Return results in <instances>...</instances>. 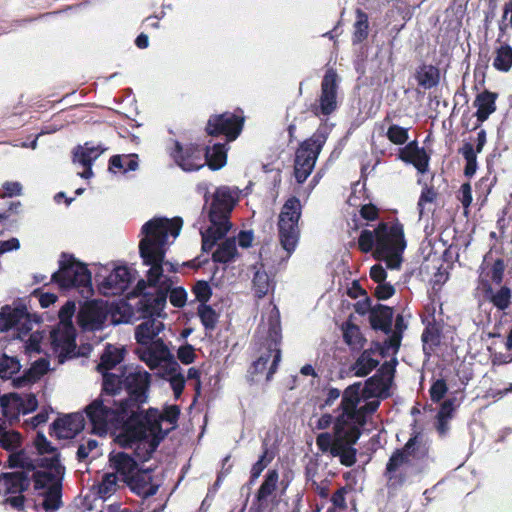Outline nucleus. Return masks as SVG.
Wrapping results in <instances>:
<instances>
[{"instance_id": "31", "label": "nucleus", "mask_w": 512, "mask_h": 512, "mask_svg": "<svg viewBox=\"0 0 512 512\" xmlns=\"http://www.w3.org/2000/svg\"><path fill=\"white\" fill-rule=\"evenodd\" d=\"M0 485L7 494L23 493L29 487V476L25 471L2 473Z\"/></svg>"}, {"instance_id": "23", "label": "nucleus", "mask_w": 512, "mask_h": 512, "mask_svg": "<svg viewBox=\"0 0 512 512\" xmlns=\"http://www.w3.org/2000/svg\"><path fill=\"white\" fill-rule=\"evenodd\" d=\"M269 340L267 341V347L264 352L258 358H263V362L268 367L266 374V380L270 381L273 374L276 372L278 364L281 360V351L279 349L280 339V327L278 323L270 325L269 328Z\"/></svg>"}, {"instance_id": "38", "label": "nucleus", "mask_w": 512, "mask_h": 512, "mask_svg": "<svg viewBox=\"0 0 512 512\" xmlns=\"http://www.w3.org/2000/svg\"><path fill=\"white\" fill-rule=\"evenodd\" d=\"M354 31L352 35L353 45L360 44L368 38L369 35V18L361 9L356 10V20L353 25Z\"/></svg>"}, {"instance_id": "52", "label": "nucleus", "mask_w": 512, "mask_h": 512, "mask_svg": "<svg viewBox=\"0 0 512 512\" xmlns=\"http://www.w3.org/2000/svg\"><path fill=\"white\" fill-rule=\"evenodd\" d=\"M20 370V363L15 357L3 355L0 357V377L10 378Z\"/></svg>"}, {"instance_id": "51", "label": "nucleus", "mask_w": 512, "mask_h": 512, "mask_svg": "<svg viewBox=\"0 0 512 512\" xmlns=\"http://www.w3.org/2000/svg\"><path fill=\"white\" fill-rule=\"evenodd\" d=\"M198 315L205 329L213 330L215 328L218 315L211 306L200 304L198 307Z\"/></svg>"}, {"instance_id": "7", "label": "nucleus", "mask_w": 512, "mask_h": 512, "mask_svg": "<svg viewBox=\"0 0 512 512\" xmlns=\"http://www.w3.org/2000/svg\"><path fill=\"white\" fill-rule=\"evenodd\" d=\"M76 305L74 301H66L59 310V323L50 333L51 344L57 354L59 363H64L67 358L75 354L76 330L72 323Z\"/></svg>"}, {"instance_id": "57", "label": "nucleus", "mask_w": 512, "mask_h": 512, "mask_svg": "<svg viewBox=\"0 0 512 512\" xmlns=\"http://www.w3.org/2000/svg\"><path fill=\"white\" fill-rule=\"evenodd\" d=\"M35 447L40 455L50 454L51 457L55 454L59 456L57 449L51 445V443L47 440L44 434L38 433L35 441Z\"/></svg>"}, {"instance_id": "3", "label": "nucleus", "mask_w": 512, "mask_h": 512, "mask_svg": "<svg viewBox=\"0 0 512 512\" xmlns=\"http://www.w3.org/2000/svg\"><path fill=\"white\" fill-rule=\"evenodd\" d=\"M180 409L177 405L167 406L163 413L154 408L136 412V419L140 425H136L134 438L145 439L143 446L146 449L145 455H139L142 460H149L160 442L173 428L178 420Z\"/></svg>"}, {"instance_id": "12", "label": "nucleus", "mask_w": 512, "mask_h": 512, "mask_svg": "<svg viewBox=\"0 0 512 512\" xmlns=\"http://www.w3.org/2000/svg\"><path fill=\"white\" fill-rule=\"evenodd\" d=\"M51 280L62 289L72 287L89 288L91 273L85 264L76 260L72 255L62 254L59 269L51 276Z\"/></svg>"}, {"instance_id": "16", "label": "nucleus", "mask_w": 512, "mask_h": 512, "mask_svg": "<svg viewBox=\"0 0 512 512\" xmlns=\"http://www.w3.org/2000/svg\"><path fill=\"white\" fill-rule=\"evenodd\" d=\"M17 330V337L22 339L28 335L33 328V320L31 314L24 305L11 307L6 305L0 310V331H8L10 329Z\"/></svg>"}, {"instance_id": "14", "label": "nucleus", "mask_w": 512, "mask_h": 512, "mask_svg": "<svg viewBox=\"0 0 512 512\" xmlns=\"http://www.w3.org/2000/svg\"><path fill=\"white\" fill-rule=\"evenodd\" d=\"M139 310L142 312L143 321L135 328V339L140 347L136 349V354L141 360V353L154 348L157 342H164L157 336L164 329V324L160 320L164 308L159 313L152 312L142 305V298L138 303Z\"/></svg>"}, {"instance_id": "32", "label": "nucleus", "mask_w": 512, "mask_h": 512, "mask_svg": "<svg viewBox=\"0 0 512 512\" xmlns=\"http://www.w3.org/2000/svg\"><path fill=\"white\" fill-rule=\"evenodd\" d=\"M378 345L377 343L375 349L370 348L364 350L357 358L351 367L355 376L365 377L379 365V359L374 357L377 352L380 353ZM379 355L381 356V354Z\"/></svg>"}, {"instance_id": "39", "label": "nucleus", "mask_w": 512, "mask_h": 512, "mask_svg": "<svg viewBox=\"0 0 512 512\" xmlns=\"http://www.w3.org/2000/svg\"><path fill=\"white\" fill-rule=\"evenodd\" d=\"M237 256V246L235 238H228L223 241L214 251L212 258L214 262L229 263L234 261Z\"/></svg>"}, {"instance_id": "10", "label": "nucleus", "mask_w": 512, "mask_h": 512, "mask_svg": "<svg viewBox=\"0 0 512 512\" xmlns=\"http://www.w3.org/2000/svg\"><path fill=\"white\" fill-rule=\"evenodd\" d=\"M360 387L361 383L356 382L350 386H348L344 391L342 395V399L340 400V403L338 404L337 408L333 410V414L325 413L320 418L317 419V421L314 424V428L318 430H324L330 427L331 424H334V435H336V422H337V416L340 413V410L342 407H344V402L346 395L347 397H350L353 402V408L352 411L349 412L350 414H353V416H357V418H360V421H364L365 419H368L369 416H371L376 410L378 409L380 405V401L373 400L370 402L365 403L364 405L360 404Z\"/></svg>"}, {"instance_id": "13", "label": "nucleus", "mask_w": 512, "mask_h": 512, "mask_svg": "<svg viewBox=\"0 0 512 512\" xmlns=\"http://www.w3.org/2000/svg\"><path fill=\"white\" fill-rule=\"evenodd\" d=\"M118 440L121 444L132 446L136 445L134 453L136 458L130 454L122 451H112L109 455L110 466L122 477V480L126 482L139 470V462H146L147 460L140 459L139 455H145L146 449L143 446L145 439H139L129 437L126 435H118Z\"/></svg>"}, {"instance_id": "25", "label": "nucleus", "mask_w": 512, "mask_h": 512, "mask_svg": "<svg viewBox=\"0 0 512 512\" xmlns=\"http://www.w3.org/2000/svg\"><path fill=\"white\" fill-rule=\"evenodd\" d=\"M79 324L86 330H99L107 320V311L97 302H89L78 314Z\"/></svg>"}, {"instance_id": "2", "label": "nucleus", "mask_w": 512, "mask_h": 512, "mask_svg": "<svg viewBox=\"0 0 512 512\" xmlns=\"http://www.w3.org/2000/svg\"><path fill=\"white\" fill-rule=\"evenodd\" d=\"M182 225L183 220L180 217L172 219L154 217L141 228L139 253L143 263L150 266L147 280L154 289V293H146L142 296V305L152 312L159 313L165 308L168 292L174 284L172 277L164 275L165 271H177L175 264L165 261L166 246L169 244V236L175 239L179 235Z\"/></svg>"}, {"instance_id": "47", "label": "nucleus", "mask_w": 512, "mask_h": 512, "mask_svg": "<svg viewBox=\"0 0 512 512\" xmlns=\"http://www.w3.org/2000/svg\"><path fill=\"white\" fill-rule=\"evenodd\" d=\"M278 472L276 470H269L265 476L264 482L261 484L257 492V500L262 502L266 500L276 489L278 482Z\"/></svg>"}, {"instance_id": "26", "label": "nucleus", "mask_w": 512, "mask_h": 512, "mask_svg": "<svg viewBox=\"0 0 512 512\" xmlns=\"http://www.w3.org/2000/svg\"><path fill=\"white\" fill-rule=\"evenodd\" d=\"M0 407L5 417H13L20 407L23 413L34 411L37 408V399L33 394L25 395L24 399L17 394H7L0 397Z\"/></svg>"}, {"instance_id": "30", "label": "nucleus", "mask_w": 512, "mask_h": 512, "mask_svg": "<svg viewBox=\"0 0 512 512\" xmlns=\"http://www.w3.org/2000/svg\"><path fill=\"white\" fill-rule=\"evenodd\" d=\"M125 483L130 489L139 496L144 498L153 496L157 493L158 486L151 482V476L148 470H138L131 479H128Z\"/></svg>"}, {"instance_id": "48", "label": "nucleus", "mask_w": 512, "mask_h": 512, "mask_svg": "<svg viewBox=\"0 0 512 512\" xmlns=\"http://www.w3.org/2000/svg\"><path fill=\"white\" fill-rule=\"evenodd\" d=\"M490 301L499 310H505L508 308L511 299V291L507 287H501L497 292H493L492 288L489 287L486 290Z\"/></svg>"}, {"instance_id": "18", "label": "nucleus", "mask_w": 512, "mask_h": 512, "mask_svg": "<svg viewBox=\"0 0 512 512\" xmlns=\"http://www.w3.org/2000/svg\"><path fill=\"white\" fill-rule=\"evenodd\" d=\"M339 77L335 69L329 68L321 82V94L319 104L312 108L315 115L328 116L337 108V89Z\"/></svg>"}, {"instance_id": "56", "label": "nucleus", "mask_w": 512, "mask_h": 512, "mask_svg": "<svg viewBox=\"0 0 512 512\" xmlns=\"http://www.w3.org/2000/svg\"><path fill=\"white\" fill-rule=\"evenodd\" d=\"M437 192L432 187L425 186L419 197L417 208L419 210V216L422 217L426 204H431L435 201Z\"/></svg>"}, {"instance_id": "46", "label": "nucleus", "mask_w": 512, "mask_h": 512, "mask_svg": "<svg viewBox=\"0 0 512 512\" xmlns=\"http://www.w3.org/2000/svg\"><path fill=\"white\" fill-rule=\"evenodd\" d=\"M10 468H21L22 471L32 472L36 468L35 461L29 457L24 451H19L10 454L8 458Z\"/></svg>"}, {"instance_id": "64", "label": "nucleus", "mask_w": 512, "mask_h": 512, "mask_svg": "<svg viewBox=\"0 0 512 512\" xmlns=\"http://www.w3.org/2000/svg\"><path fill=\"white\" fill-rule=\"evenodd\" d=\"M177 357L183 364H191L195 359V350L193 346L190 344L180 346L177 351Z\"/></svg>"}, {"instance_id": "34", "label": "nucleus", "mask_w": 512, "mask_h": 512, "mask_svg": "<svg viewBox=\"0 0 512 512\" xmlns=\"http://www.w3.org/2000/svg\"><path fill=\"white\" fill-rule=\"evenodd\" d=\"M106 151L102 144L86 142L84 145H78L73 150V162L81 165H92L99 156Z\"/></svg>"}, {"instance_id": "45", "label": "nucleus", "mask_w": 512, "mask_h": 512, "mask_svg": "<svg viewBox=\"0 0 512 512\" xmlns=\"http://www.w3.org/2000/svg\"><path fill=\"white\" fill-rule=\"evenodd\" d=\"M459 153L464 157L466 165L464 168V174L467 177H472L477 170V154L471 143L465 142L459 149Z\"/></svg>"}, {"instance_id": "42", "label": "nucleus", "mask_w": 512, "mask_h": 512, "mask_svg": "<svg viewBox=\"0 0 512 512\" xmlns=\"http://www.w3.org/2000/svg\"><path fill=\"white\" fill-rule=\"evenodd\" d=\"M109 170L115 172V169L122 170L124 173L135 171L138 168L136 155H114L109 161Z\"/></svg>"}, {"instance_id": "17", "label": "nucleus", "mask_w": 512, "mask_h": 512, "mask_svg": "<svg viewBox=\"0 0 512 512\" xmlns=\"http://www.w3.org/2000/svg\"><path fill=\"white\" fill-rule=\"evenodd\" d=\"M96 281L104 295H118L130 286L132 273L126 266H117L109 273L107 269H103L96 274Z\"/></svg>"}, {"instance_id": "63", "label": "nucleus", "mask_w": 512, "mask_h": 512, "mask_svg": "<svg viewBox=\"0 0 512 512\" xmlns=\"http://www.w3.org/2000/svg\"><path fill=\"white\" fill-rule=\"evenodd\" d=\"M170 302L175 307H183L187 300V293L184 288L177 287L173 288L171 286V290L168 292Z\"/></svg>"}, {"instance_id": "5", "label": "nucleus", "mask_w": 512, "mask_h": 512, "mask_svg": "<svg viewBox=\"0 0 512 512\" xmlns=\"http://www.w3.org/2000/svg\"><path fill=\"white\" fill-rule=\"evenodd\" d=\"M353 402L350 397L345 398L344 407L340 410L336 422V446L333 448L332 456L339 457L342 465L350 467L356 462L357 450L353 447L361 436L362 428L367 419L360 421V418L353 416Z\"/></svg>"}, {"instance_id": "43", "label": "nucleus", "mask_w": 512, "mask_h": 512, "mask_svg": "<svg viewBox=\"0 0 512 512\" xmlns=\"http://www.w3.org/2000/svg\"><path fill=\"white\" fill-rule=\"evenodd\" d=\"M343 339L352 349H359L363 346L364 338L357 325L346 322L342 325Z\"/></svg>"}, {"instance_id": "21", "label": "nucleus", "mask_w": 512, "mask_h": 512, "mask_svg": "<svg viewBox=\"0 0 512 512\" xmlns=\"http://www.w3.org/2000/svg\"><path fill=\"white\" fill-rule=\"evenodd\" d=\"M171 156L184 171H196L205 165L203 150L193 145L183 147L179 142H175Z\"/></svg>"}, {"instance_id": "15", "label": "nucleus", "mask_w": 512, "mask_h": 512, "mask_svg": "<svg viewBox=\"0 0 512 512\" xmlns=\"http://www.w3.org/2000/svg\"><path fill=\"white\" fill-rule=\"evenodd\" d=\"M416 437L408 440L402 449H397L389 458L385 476L391 487L402 486L411 474Z\"/></svg>"}, {"instance_id": "59", "label": "nucleus", "mask_w": 512, "mask_h": 512, "mask_svg": "<svg viewBox=\"0 0 512 512\" xmlns=\"http://www.w3.org/2000/svg\"><path fill=\"white\" fill-rule=\"evenodd\" d=\"M316 445L323 453L329 452L332 455L333 448L336 446V437L332 440V436L328 432L321 433L316 438Z\"/></svg>"}, {"instance_id": "54", "label": "nucleus", "mask_w": 512, "mask_h": 512, "mask_svg": "<svg viewBox=\"0 0 512 512\" xmlns=\"http://www.w3.org/2000/svg\"><path fill=\"white\" fill-rule=\"evenodd\" d=\"M397 363V358L394 356L390 361L382 364L375 376H379L380 379H383L389 386H391Z\"/></svg>"}, {"instance_id": "4", "label": "nucleus", "mask_w": 512, "mask_h": 512, "mask_svg": "<svg viewBox=\"0 0 512 512\" xmlns=\"http://www.w3.org/2000/svg\"><path fill=\"white\" fill-rule=\"evenodd\" d=\"M237 201V190L228 186L218 187L212 194L208 209L210 225L206 229L200 228L204 252L211 251L230 230V215Z\"/></svg>"}, {"instance_id": "37", "label": "nucleus", "mask_w": 512, "mask_h": 512, "mask_svg": "<svg viewBox=\"0 0 512 512\" xmlns=\"http://www.w3.org/2000/svg\"><path fill=\"white\" fill-rule=\"evenodd\" d=\"M255 272L252 279L254 294L258 298H263L268 294L273 285L271 277L264 270L263 265L254 266Z\"/></svg>"}, {"instance_id": "19", "label": "nucleus", "mask_w": 512, "mask_h": 512, "mask_svg": "<svg viewBox=\"0 0 512 512\" xmlns=\"http://www.w3.org/2000/svg\"><path fill=\"white\" fill-rule=\"evenodd\" d=\"M244 118L231 112L213 115L207 123V133L211 136L224 134L229 141L235 140L241 133Z\"/></svg>"}, {"instance_id": "41", "label": "nucleus", "mask_w": 512, "mask_h": 512, "mask_svg": "<svg viewBox=\"0 0 512 512\" xmlns=\"http://www.w3.org/2000/svg\"><path fill=\"white\" fill-rule=\"evenodd\" d=\"M62 486L58 483L44 492L43 508L46 512H55L62 506Z\"/></svg>"}, {"instance_id": "62", "label": "nucleus", "mask_w": 512, "mask_h": 512, "mask_svg": "<svg viewBox=\"0 0 512 512\" xmlns=\"http://www.w3.org/2000/svg\"><path fill=\"white\" fill-rule=\"evenodd\" d=\"M193 292L196 299L200 301L201 304H205L212 294L211 288L206 281H198L193 287Z\"/></svg>"}, {"instance_id": "44", "label": "nucleus", "mask_w": 512, "mask_h": 512, "mask_svg": "<svg viewBox=\"0 0 512 512\" xmlns=\"http://www.w3.org/2000/svg\"><path fill=\"white\" fill-rule=\"evenodd\" d=\"M380 229V224L374 230L364 229L361 231L358 245L362 252L368 253L375 249L374 253L377 254L378 248V231Z\"/></svg>"}, {"instance_id": "20", "label": "nucleus", "mask_w": 512, "mask_h": 512, "mask_svg": "<svg viewBox=\"0 0 512 512\" xmlns=\"http://www.w3.org/2000/svg\"><path fill=\"white\" fill-rule=\"evenodd\" d=\"M41 465L46 468L44 471L34 473L35 489H48L57 483L62 486L65 474V467L60 463L58 455L41 459Z\"/></svg>"}, {"instance_id": "60", "label": "nucleus", "mask_w": 512, "mask_h": 512, "mask_svg": "<svg viewBox=\"0 0 512 512\" xmlns=\"http://www.w3.org/2000/svg\"><path fill=\"white\" fill-rule=\"evenodd\" d=\"M448 391L447 384L444 379H438L430 387V398L433 402H439Z\"/></svg>"}, {"instance_id": "9", "label": "nucleus", "mask_w": 512, "mask_h": 512, "mask_svg": "<svg viewBox=\"0 0 512 512\" xmlns=\"http://www.w3.org/2000/svg\"><path fill=\"white\" fill-rule=\"evenodd\" d=\"M301 202L296 197L289 198L280 211L278 217V236L281 247L287 253V257L295 251L299 238L300 229L298 222L301 217Z\"/></svg>"}, {"instance_id": "22", "label": "nucleus", "mask_w": 512, "mask_h": 512, "mask_svg": "<svg viewBox=\"0 0 512 512\" xmlns=\"http://www.w3.org/2000/svg\"><path fill=\"white\" fill-rule=\"evenodd\" d=\"M269 340L267 341V347L264 352L258 358H263V362L268 367L266 374V380L270 381L273 374L276 372L278 364L281 360V351L279 349L280 339V327L278 323L270 325L269 328Z\"/></svg>"}, {"instance_id": "27", "label": "nucleus", "mask_w": 512, "mask_h": 512, "mask_svg": "<svg viewBox=\"0 0 512 512\" xmlns=\"http://www.w3.org/2000/svg\"><path fill=\"white\" fill-rule=\"evenodd\" d=\"M86 417L82 413H74L59 418L53 424L58 438H73L85 427Z\"/></svg>"}, {"instance_id": "61", "label": "nucleus", "mask_w": 512, "mask_h": 512, "mask_svg": "<svg viewBox=\"0 0 512 512\" xmlns=\"http://www.w3.org/2000/svg\"><path fill=\"white\" fill-rule=\"evenodd\" d=\"M414 158L411 164L420 172L425 173L428 169L429 157L424 148L414 149Z\"/></svg>"}, {"instance_id": "29", "label": "nucleus", "mask_w": 512, "mask_h": 512, "mask_svg": "<svg viewBox=\"0 0 512 512\" xmlns=\"http://www.w3.org/2000/svg\"><path fill=\"white\" fill-rule=\"evenodd\" d=\"M407 328V324L404 321L402 315H397L395 320V328L391 329V333L387 335L382 345H378L381 357H387L390 354L396 355L403 337V331Z\"/></svg>"}, {"instance_id": "40", "label": "nucleus", "mask_w": 512, "mask_h": 512, "mask_svg": "<svg viewBox=\"0 0 512 512\" xmlns=\"http://www.w3.org/2000/svg\"><path fill=\"white\" fill-rule=\"evenodd\" d=\"M416 79L424 89H431L439 83V71L432 65H423L417 71Z\"/></svg>"}, {"instance_id": "58", "label": "nucleus", "mask_w": 512, "mask_h": 512, "mask_svg": "<svg viewBox=\"0 0 512 512\" xmlns=\"http://www.w3.org/2000/svg\"><path fill=\"white\" fill-rule=\"evenodd\" d=\"M272 456H268V449L266 444H264V451L258 461L252 466L251 469V479L252 481L257 479L265 467L271 462Z\"/></svg>"}, {"instance_id": "24", "label": "nucleus", "mask_w": 512, "mask_h": 512, "mask_svg": "<svg viewBox=\"0 0 512 512\" xmlns=\"http://www.w3.org/2000/svg\"><path fill=\"white\" fill-rule=\"evenodd\" d=\"M122 361V355L117 348H112L111 346L107 347L100 358V362L97 365V370L102 374V383H104L105 374H116L124 376L127 372L141 371L146 372L143 368L136 367H126L122 369L121 367L116 368V365Z\"/></svg>"}, {"instance_id": "49", "label": "nucleus", "mask_w": 512, "mask_h": 512, "mask_svg": "<svg viewBox=\"0 0 512 512\" xmlns=\"http://www.w3.org/2000/svg\"><path fill=\"white\" fill-rule=\"evenodd\" d=\"M493 66L503 72L509 71L512 66V47L509 45L501 46L497 50Z\"/></svg>"}, {"instance_id": "11", "label": "nucleus", "mask_w": 512, "mask_h": 512, "mask_svg": "<svg viewBox=\"0 0 512 512\" xmlns=\"http://www.w3.org/2000/svg\"><path fill=\"white\" fill-rule=\"evenodd\" d=\"M327 135L326 128H319L297 149L294 174L298 183H303L313 171L316 160L327 140Z\"/></svg>"}, {"instance_id": "8", "label": "nucleus", "mask_w": 512, "mask_h": 512, "mask_svg": "<svg viewBox=\"0 0 512 512\" xmlns=\"http://www.w3.org/2000/svg\"><path fill=\"white\" fill-rule=\"evenodd\" d=\"M406 248L403 225L400 223H380L378 231V248L375 255L384 260L389 269H399L402 253Z\"/></svg>"}, {"instance_id": "53", "label": "nucleus", "mask_w": 512, "mask_h": 512, "mask_svg": "<svg viewBox=\"0 0 512 512\" xmlns=\"http://www.w3.org/2000/svg\"><path fill=\"white\" fill-rule=\"evenodd\" d=\"M386 136L393 144L402 145L408 140V129L396 124L390 125Z\"/></svg>"}, {"instance_id": "28", "label": "nucleus", "mask_w": 512, "mask_h": 512, "mask_svg": "<svg viewBox=\"0 0 512 512\" xmlns=\"http://www.w3.org/2000/svg\"><path fill=\"white\" fill-rule=\"evenodd\" d=\"M390 386L379 376L373 375L365 381L364 387H360V406L367 402L377 400L388 395Z\"/></svg>"}, {"instance_id": "6", "label": "nucleus", "mask_w": 512, "mask_h": 512, "mask_svg": "<svg viewBox=\"0 0 512 512\" xmlns=\"http://www.w3.org/2000/svg\"><path fill=\"white\" fill-rule=\"evenodd\" d=\"M143 361L150 369H157V375L169 381L176 398H179L185 386L181 367L164 342H157L154 348L141 353Z\"/></svg>"}, {"instance_id": "1", "label": "nucleus", "mask_w": 512, "mask_h": 512, "mask_svg": "<svg viewBox=\"0 0 512 512\" xmlns=\"http://www.w3.org/2000/svg\"><path fill=\"white\" fill-rule=\"evenodd\" d=\"M151 376L131 370L124 376L105 374L101 394L85 408V417L94 434L119 430V435L134 437L136 412L148 402Z\"/></svg>"}, {"instance_id": "36", "label": "nucleus", "mask_w": 512, "mask_h": 512, "mask_svg": "<svg viewBox=\"0 0 512 512\" xmlns=\"http://www.w3.org/2000/svg\"><path fill=\"white\" fill-rule=\"evenodd\" d=\"M203 162L207 164L212 170H218L226 164L227 155L225 145L215 143L212 146H207L203 152Z\"/></svg>"}, {"instance_id": "35", "label": "nucleus", "mask_w": 512, "mask_h": 512, "mask_svg": "<svg viewBox=\"0 0 512 512\" xmlns=\"http://www.w3.org/2000/svg\"><path fill=\"white\" fill-rule=\"evenodd\" d=\"M496 99L497 94L487 90L479 93L476 96L474 100V106L477 107L475 115L478 122L482 123L486 121L488 117L496 110Z\"/></svg>"}, {"instance_id": "50", "label": "nucleus", "mask_w": 512, "mask_h": 512, "mask_svg": "<svg viewBox=\"0 0 512 512\" xmlns=\"http://www.w3.org/2000/svg\"><path fill=\"white\" fill-rule=\"evenodd\" d=\"M117 479L115 473H105L98 486V494L102 498L110 497L117 489Z\"/></svg>"}, {"instance_id": "55", "label": "nucleus", "mask_w": 512, "mask_h": 512, "mask_svg": "<svg viewBox=\"0 0 512 512\" xmlns=\"http://www.w3.org/2000/svg\"><path fill=\"white\" fill-rule=\"evenodd\" d=\"M21 442V436L15 431H4L0 436V444L6 450L16 449Z\"/></svg>"}, {"instance_id": "33", "label": "nucleus", "mask_w": 512, "mask_h": 512, "mask_svg": "<svg viewBox=\"0 0 512 512\" xmlns=\"http://www.w3.org/2000/svg\"><path fill=\"white\" fill-rule=\"evenodd\" d=\"M393 309L391 307L377 304L370 310V323L373 329L381 330L386 335L391 333Z\"/></svg>"}]
</instances>
